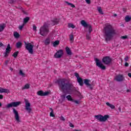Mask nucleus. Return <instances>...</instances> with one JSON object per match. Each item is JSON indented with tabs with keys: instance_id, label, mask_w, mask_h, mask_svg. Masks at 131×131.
Instances as JSON below:
<instances>
[{
	"instance_id": "nucleus-1",
	"label": "nucleus",
	"mask_w": 131,
	"mask_h": 131,
	"mask_svg": "<svg viewBox=\"0 0 131 131\" xmlns=\"http://www.w3.org/2000/svg\"><path fill=\"white\" fill-rule=\"evenodd\" d=\"M59 89L63 93H72L73 92V84L70 83L67 79H59L57 81Z\"/></svg>"
},
{
	"instance_id": "nucleus-2",
	"label": "nucleus",
	"mask_w": 131,
	"mask_h": 131,
	"mask_svg": "<svg viewBox=\"0 0 131 131\" xmlns=\"http://www.w3.org/2000/svg\"><path fill=\"white\" fill-rule=\"evenodd\" d=\"M104 34L105 41H110L116 35V30L112 25L107 24L104 28Z\"/></svg>"
},
{
	"instance_id": "nucleus-3",
	"label": "nucleus",
	"mask_w": 131,
	"mask_h": 131,
	"mask_svg": "<svg viewBox=\"0 0 131 131\" xmlns=\"http://www.w3.org/2000/svg\"><path fill=\"white\" fill-rule=\"evenodd\" d=\"M50 25H51V23L50 21H47L45 22L43 26L40 27L39 29V33L40 35L42 36H47V34H49V32H50Z\"/></svg>"
},
{
	"instance_id": "nucleus-4",
	"label": "nucleus",
	"mask_w": 131,
	"mask_h": 131,
	"mask_svg": "<svg viewBox=\"0 0 131 131\" xmlns=\"http://www.w3.org/2000/svg\"><path fill=\"white\" fill-rule=\"evenodd\" d=\"M95 117L98 121L100 122H105L107 121L108 118H109V115H105L104 116H102V115H95Z\"/></svg>"
},
{
	"instance_id": "nucleus-5",
	"label": "nucleus",
	"mask_w": 131,
	"mask_h": 131,
	"mask_svg": "<svg viewBox=\"0 0 131 131\" xmlns=\"http://www.w3.org/2000/svg\"><path fill=\"white\" fill-rule=\"evenodd\" d=\"M25 48L28 51L30 54H33V48L34 45H32L31 43H27L25 41Z\"/></svg>"
},
{
	"instance_id": "nucleus-6",
	"label": "nucleus",
	"mask_w": 131,
	"mask_h": 131,
	"mask_svg": "<svg viewBox=\"0 0 131 131\" xmlns=\"http://www.w3.org/2000/svg\"><path fill=\"white\" fill-rule=\"evenodd\" d=\"M94 60L96 63V66H97V67H99V68H100V69H102V70H106V67H105V66H104V64H103L102 62H100L99 59L95 58Z\"/></svg>"
},
{
	"instance_id": "nucleus-7",
	"label": "nucleus",
	"mask_w": 131,
	"mask_h": 131,
	"mask_svg": "<svg viewBox=\"0 0 131 131\" xmlns=\"http://www.w3.org/2000/svg\"><path fill=\"white\" fill-rule=\"evenodd\" d=\"M25 102L26 104L25 109L26 111H27L28 113H31V111H32V109L31 108V105L30 104V103H29V102H28V100L26 99L25 100Z\"/></svg>"
},
{
	"instance_id": "nucleus-8",
	"label": "nucleus",
	"mask_w": 131,
	"mask_h": 131,
	"mask_svg": "<svg viewBox=\"0 0 131 131\" xmlns=\"http://www.w3.org/2000/svg\"><path fill=\"white\" fill-rule=\"evenodd\" d=\"M13 113L15 115V120L18 122V123L19 122H21V121L20 120V116H19V113H18V111L16 110L15 108H12Z\"/></svg>"
},
{
	"instance_id": "nucleus-9",
	"label": "nucleus",
	"mask_w": 131,
	"mask_h": 131,
	"mask_svg": "<svg viewBox=\"0 0 131 131\" xmlns=\"http://www.w3.org/2000/svg\"><path fill=\"white\" fill-rule=\"evenodd\" d=\"M112 61V59H111V58H110V57L109 56H105L102 58L103 63H104V64H105L106 65L110 64Z\"/></svg>"
},
{
	"instance_id": "nucleus-10",
	"label": "nucleus",
	"mask_w": 131,
	"mask_h": 131,
	"mask_svg": "<svg viewBox=\"0 0 131 131\" xmlns=\"http://www.w3.org/2000/svg\"><path fill=\"white\" fill-rule=\"evenodd\" d=\"M11 51H12V48H11L10 44H8L7 47L6 49L5 52L4 53L5 58H7L9 56V54L11 53Z\"/></svg>"
},
{
	"instance_id": "nucleus-11",
	"label": "nucleus",
	"mask_w": 131,
	"mask_h": 131,
	"mask_svg": "<svg viewBox=\"0 0 131 131\" xmlns=\"http://www.w3.org/2000/svg\"><path fill=\"white\" fill-rule=\"evenodd\" d=\"M63 56V50H58L54 55V57L56 59H60Z\"/></svg>"
},
{
	"instance_id": "nucleus-12",
	"label": "nucleus",
	"mask_w": 131,
	"mask_h": 131,
	"mask_svg": "<svg viewBox=\"0 0 131 131\" xmlns=\"http://www.w3.org/2000/svg\"><path fill=\"white\" fill-rule=\"evenodd\" d=\"M37 94L38 96H40L41 97H45L46 96L49 95V94H50V92L47 91V92H43V91L41 90V91H38Z\"/></svg>"
},
{
	"instance_id": "nucleus-13",
	"label": "nucleus",
	"mask_w": 131,
	"mask_h": 131,
	"mask_svg": "<svg viewBox=\"0 0 131 131\" xmlns=\"http://www.w3.org/2000/svg\"><path fill=\"white\" fill-rule=\"evenodd\" d=\"M124 78L122 75H118L115 77V79L116 80V81L120 82L123 81Z\"/></svg>"
},
{
	"instance_id": "nucleus-14",
	"label": "nucleus",
	"mask_w": 131,
	"mask_h": 131,
	"mask_svg": "<svg viewBox=\"0 0 131 131\" xmlns=\"http://www.w3.org/2000/svg\"><path fill=\"white\" fill-rule=\"evenodd\" d=\"M51 22L52 24L50 23V25H52V26H53V25H57V24H59L60 19H59V18H55L51 20Z\"/></svg>"
},
{
	"instance_id": "nucleus-15",
	"label": "nucleus",
	"mask_w": 131,
	"mask_h": 131,
	"mask_svg": "<svg viewBox=\"0 0 131 131\" xmlns=\"http://www.w3.org/2000/svg\"><path fill=\"white\" fill-rule=\"evenodd\" d=\"M66 52H67V54L69 56H71L72 55V52H71V50H70V48H69V47H66Z\"/></svg>"
},
{
	"instance_id": "nucleus-16",
	"label": "nucleus",
	"mask_w": 131,
	"mask_h": 131,
	"mask_svg": "<svg viewBox=\"0 0 131 131\" xmlns=\"http://www.w3.org/2000/svg\"><path fill=\"white\" fill-rule=\"evenodd\" d=\"M20 104H21V102L20 101L11 102L12 107H18Z\"/></svg>"
},
{
	"instance_id": "nucleus-17",
	"label": "nucleus",
	"mask_w": 131,
	"mask_h": 131,
	"mask_svg": "<svg viewBox=\"0 0 131 131\" xmlns=\"http://www.w3.org/2000/svg\"><path fill=\"white\" fill-rule=\"evenodd\" d=\"M0 93H6L8 94L10 93V90H9V89H3L2 88H0Z\"/></svg>"
},
{
	"instance_id": "nucleus-18",
	"label": "nucleus",
	"mask_w": 131,
	"mask_h": 131,
	"mask_svg": "<svg viewBox=\"0 0 131 131\" xmlns=\"http://www.w3.org/2000/svg\"><path fill=\"white\" fill-rule=\"evenodd\" d=\"M91 80L88 79H85L84 80V83L85 84V85L87 86V88H89V85H91Z\"/></svg>"
},
{
	"instance_id": "nucleus-19",
	"label": "nucleus",
	"mask_w": 131,
	"mask_h": 131,
	"mask_svg": "<svg viewBox=\"0 0 131 131\" xmlns=\"http://www.w3.org/2000/svg\"><path fill=\"white\" fill-rule=\"evenodd\" d=\"M81 24L84 27H88V26L90 25L88 24L86 22H85V20H81Z\"/></svg>"
},
{
	"instance_id": "nucleus-20",
	"label": "nucleus",
	"mask_w": 131,
	"mask_h": 131,
	"mask_svg": "<svg viewBox=\"0 0 131 131\" xmlns=\"http://www.w3.org/2000/svg\"><path fill=\"white\" fill-rule=\"evenodd\" d=\"M77 81L79 85H81V86H82V85H83V81L82 80V78H79V79H77Z\"/></svg>"
},
{
	"instance_id": "nucleus-21",
	"label": "nucleus",
	"mask_w": 131,
	"mask_h": 131,
	"mask_svg": "<svg viewBox=\"0 0 131 131\" xmlns=\"http://www.w3.org/2000/svg\"><path fill=\"white\" fill-rule=\"evenodd\" d=\"M19 75L21 76V77H26V74L24 73L21 70H19Z\"/></svg>"
},
{
	"instance_id": "nucleus-22",
	"label": "nucleus",
	"mask_w": 131,
	"mask_h": 131,
	"mask_svg": "<svg viewBox=\"0 0 131 131\" xmlns=\"http://www.w3.org/2000/svg\"><path fill=\"white\" fill-rule=\"evenodd\" d=\"M50 43H51V38H47L45 41V44L46 46H48V45H50Z\"/></svg>"
},
{
	"instance_id": "nucleus-23",
	"label": "nucleus",
	"mask_w": 131,
	"mask_h": 131,
	"mask_svg": "<svg viewBox=\"0 0 131 131\" xmlns=\"http://www.w3.org/2000/svg\"><path fill=\"white\" fill-rule=\"evenodd\" d=\"M5 27H6V24H2L0 25V32H2V31H4V29H5Z\"/></svg>"
},
{
	"instance_id": "nucleus-24",
	"label": "nucleus",
	"mask_w": 131,
	"mask_h": 131,
	"mask_svg": "<svg viewBox=\"0 0 131 131\" xmlns=\"http://www.w3.org/2000/svg\"><path fill=\"white\" fill-rule=\"evenodd\" d=\"M13 35L15 38H19L20 37V34L18 33V32H14Z\"/></svg>"
},
{
	"instance_id": "nucleus-25",
	"label": "nucleus",
	"mask_w": 131,
	"mask_h": 131,
	"mask_svg": "<svg viewBox=\"0 0 131 131\" xmlns=\"http://www.w3.org/2000/svg\"><path fill=\"white\" fill-rule=\"evenodd\" d=\"M106 105L108 106V107H110L111 108V109H115V106H114L113 104H110L109 102H106Z\"/></svg>"
},
{
	"instance_id": "nucleus-26",
	"label": "nucleus",
	"mask_w": 131,
	"mask_h": 131,
	"mask_svg": "<svg viewBox=\"0 0 131 131\" xmlns=\"http://www.w3.org/2000/svg\"><path fill=\"white\" fill-rule=\"evenodd\" d=\"M16 47L17 49H20L22 47V42L18 41L16 43Z\"/></svg>"
},
{
	"instance_id": "nucleus-27",
	"label": "nucleus",
	"mask_w": 131,
	"mask_h": 131,
	"mask_svg": "<svg viewBox=\"0 0 131 131\" xmlns=\"http://www.w3.org/2000/svg\"><path fill=\"white\" fill-rule=\"evenodd\" d=\"M64 3L66 4H67V5H68V6H70L72 8H75V5H74V4L69 3L67 1H65Z\"/></svg>"
},
{
	"instance_id": "nucleus-28",
	"label": "nucleus",
	"mask_w": 131,
	"mask_h": 131,
	"mask_svg": "<svg viewBox=\"0 0 131 131\" xmlns=\"http://www.w3.org/2000/svg\"><path fill=\"white\" fill-rule=\"evenodd\" d=\"M29 20H30V18L29 17H26V18H25L24 19V24H26V23H27L28 22V21H29Z\"/></svg>"
},
{
	"instance_id": "nucleus-29",
	"label": "nucleus",
	"mask_w": 131,
	"mask_h": 131,
	"mask_svg": "<svg viewBox=\"0 0 131 131\" xmlns=\"http://www.w3.org/2000/svg\"><path fill=\"white\" fill-rule=\"evenodd\" d=\"M131 20V17L128 16V15H127L125 16V22H129V21H130Z\"/></svg>"
},
{
	"instance_id": "nucleus-30",
	"label": "nucleus",
	"mask_w": 131,
	"mask_h": 131,
	"mask_svg": "<svg viewBox=\"0 0 131 131\" xmlns=\"http://www.w3.org/2000/svg\"><path fill=\"white\" fill-rule=\"evenodd\" d=\"M94 81H92V82L91 83H90V85L89 86V89H90V90H93V88H94V86H95V84L94 83Z\"/></svg>"
},
{
	"instance_id": "nucleus-31",
	"label": "nucleus",
	"mask_w": 131,
	"mask_h": 131,
	"mask_svg": "<svg viewBox=\"0 0 131 131\" xmlns=\"http://www.w3.org/2000/svg\"><path fill=\"white\" fill-rule=\"evenodd\" d=\"M98 11L100 14H101V15H104V13H103V10H102V7H98Z\"/></svg>"
},
{
	"instance_id": "nucleus-32",
	"label": "nucleus",
	"mask_w": 131,
	"mask_h": 131,
	"mask_svg": "<svg viewBox=\"0 0 131 131\" xmlns=\"http://www.w3.org/2000/svg\"><path fill=\"white\" fill-rule=\"evenodd\" d=\"M30 88L29 84H26L25 85V86L22 88V90H28Z\"/></svg>"
},
{
	"instance_id": "nucleus-33",
	"label": "nucleus",
	"mask_w": 131,
	"mask_h": 131,
	"mask_svg": "<svg viewBox=\"0 0 131 131\" xmlns=\"http://www.w3.org/2000/svg\"><path fill=\"white\" fill-rule=\"evenodd\" d=\"M67 99H68V101H72L73 102V101H74V99H72V97H71V95H68L66 97Z\"/></svg>"
},
{
	"instance_id": "nucleus-34",
	"label": "nucleus",
	"mask_w": 131,
	"mask_h": 131,
	"mask_svg": "<svg viewBox=\"0 0 131 131\" xmlns=\"http://www.w3.org/2000/svg\"><path fill=\"white\" fill-rule=\"evenodd\" d=\"M19 54V51H16L13 53L12 55V56L14 57V58H17L18 57V55Z\"/></svg>"
},
{
	"instance_id": "nucleus-35",
	"label": "nucleus",
	"mask_w": 131,
	"mask_h": 131,
	"mask_svg": "<svg viewBox=\"0 0 131 131\" xmlns=\"http://www.w3.org/2000/svg\"><path fill=\"white\" fill-rule=\"evenodd\" d=\"M68 26L69 28H73V29L75 28V26H74L73 24H68Z\"/></svg>"
},
{
	"instance_id": "nucleus-36",
	"label": "nucleus",
	"mask_w": 131,
	"mask_h": 131,
	"mask_svg": "<svg viewBox=\"0 0 131 131\" xmlns=\"http://www.w3.org/2000/svg\"><path fill=\"white\" fill-rule=\"evenodd\" d=\"M88 27H89V33H91V32L93 31V28H92V25H89Z\"/></svg>"
},
{
	"instance_id": "nucleus-37",
	"label": "nucleus",
	"mask_w": 131,
	"mask_h": 131,
	"mask_svg": "<svg viewBox=\"0 0 131 131\" xmlns=\"http://www.w3.org/2000/svg\"><path fill=\"white\" fill-rule=\"evenodd\" d=\"M59 43H60V41L56 40L53 42V46L54 47H56V46H58Z\"/></svg>"
},
{
	"instance_id": "nucleus-38",
	"label": "nucleus",
	"mask_w": 131,
	"mask_h": 131,
	"mask_svg": "<svg viewBox=\"0 0 131 131\" xmlns=\"http://www.w3.org/2000/svg\"><path fill=\"white\" fill-rule=\"evenodd\" d=\"M70 39L71 41H73V40H74V37L73 36V34L70 35Z\"/></svg>"
},
{
	"instance_id": "nucleus-39",
	"label": "nucleus",
	"mask_w": 131,
	"mask_h": 131,
	"mask_svg": "<svg viewBox=\"0 0 131 131\" xmlns=\"http://www.w3.org/2000/svg\"><path fill=\"white\" fill-rule=\"evenodd\" d=\"M12 107H13V106H12L11 103H9L8 104H7L6 105V108H7V109H9V108H12Z\"/></svg>"
},
{
	"instance_id": "nucleus-40",
	"label": "nucleus",
	"mask_w": 131,
	"mask_h": 131,
	"mask_svg": "<svg viewBox=\"0 0 131 131\" xmlns=\"http://www.w3.org/2000/svg\"><path fill=\"white\" fill-rule=\"evenodd\" d=\"M86 39H88V40L91 39V34H87L86 35Z\"/></svg>"
},
{
	"instance_id": "nucleus-41",
	"label": "nucleus",
	"mask_w": 131,
	"mask_h": 131,
	"mask_svg": "<svg viewBox=\"0 0 131 131\" xmlns=\"http://www.w3.org/2000/svg\"><path fill=\"white\" fill-rule=\"evenodd\" d=\"M25 25L24 24H23L22 25L19 26V27H18L19 30H22V29H23V27H24V26H25Z\"/></svg>"
},
{
	"instance_id": "nucleus-42",
	"label": "nucleus",
	"mask_w": 131,
	"mask_h": 131,
	"mask_svg": "<svg viewBox=\"0 0 131 131\" xmlns=\"http://www.w3.org/2000/svg\"><path fill=\"white\" fill-rule=\"evenodd\" d=\"M75 76H76V77H77V79L80 78V77H79V74L77 73H75Z\"/></svg>"
},
{
	"instance_id": "nucleus-43",
	"label": "nucleus",
	"mask_w": 131,
	"mask_h": 131,
	"mask_svg": "<svg viewBox=\"0 0 131 131\" xmlns=\"http://www.w3.org/2000/svg\"><path fill=\"white\" fill-rule=\"evenodd\" d=\"M50 116L51 117H55V115L54 114V112H51L50 114Z\"/></svg>"
},
{
	"instance_id": "nucleus-44",
	"label": "nucleus",
	"mask_w": 131,
	"mask_h": 131,
	"mask_svg": "<svg viewBox=\"0 0 131 131\" xmlns=\"http://www.w3.org/2000/svg\"><path fill=\"white\" fill-rule=\"evenodd\" d=\"M61 97L62 98V100H65V99L66 98V95H61Z\"/></svg>"
},
{
	"instance_id": "nucleus-45",
	"label": "nucleus",
	"mask_w": 131,
	"mask_h": 131,
	"mask_svg": "<svg viewBox=\"0 0 131 131\" xmlns=\"http://www.w3.org/2000/svg\"><path fill=\"white\" fill-rule=\"evenodd\" d=\"M122 39H126L127 38V36H122L121 37Z\"/></svg>"
},
{
	"instance_id": "nucleus-46",
	"label": "nucleus",
	"mask_w": 131,
	"mask_h": 131,
	"mask_svg": "<svg viewBox=\"0 0 131 131\" xmlns=\"http://www.w3.org/2000/svg\"><path fill=\"white\" fill-rule=\"evenodd\" d=\"M14 3H16L15 0H10L9 1V4H14Z\"/></svg>"
},
{
	"instance_id": "nucleus-47",
	"label": "nucleus",
	"mask_w": 131,
	"mask_h": 131,
	"mask_svg": "<svg viewBox=\"0 0 131 131\" xmlns=\"http://www.w3.org/2000/svg\"><path fill=\"white\" fill-rule=\"evenodd\" d=\"M33 30H34V31H36V26H35V25H34L33 26Z\"/></svg>"
},
{
	"instance_id": "nucleus-48",
	"label": "nucleus",
	"mask_w": 131,
	"mask_h": 131,
	"mask_svg": "<svg viewBox=\"0 0 131 131\" xmlns=\"http://www.w3.org/2000/svg\"><path fill=\"white\" fill-rule=\"evenodd\" d=\"M73 102H74V103H75V104H80L79 101H78V100H74V101H73Z\"/></svg>"
},
{
	"instance_id": "nucleus-49",
	"label": "nucleus",
	"mask_w": 131,
	"mask_h": 131,
	"mask_svg": "<svg viewBox=\"0 0 131 131\" xmlns=\"http://www.w3.org/2000/svg\"><path fill=\"white\" fill-rule=\"evenodd\" d=\"M60 120H61L62 121H65V118H64V117H63V116H61V117L60 118Z\"/></svg>"
},
{
	"instance_id": "nucleus-50",
	"label": "nucleus",
	"mask_w": 131,
	"mask_h": 131,
	"mask_svg": "<svg viewBox=\"0 0 131 131\" xmlns=\"http://www.w3.org/2000/svg\"><path fill=\"white\" fill-rule=\"evenodd\" d=\"M69 125L70 126V127H74V125L73 124H72V123L70 122Z\"/></svg>"
},
{
	"instance_id": "nucleus-51",
	"label": "nucleus",
	"mask_w": 131,
	"mask_h": 131,
	"mask_svg": "<svg viewBox=\"0 0 131 131\" xmlns=\"http://www.w3.org/2000/svg\"><path fill=\"white\" fill-rule=\"evenodd\" d=\"M86 4H88V5H90L91 4V0H85Z\"/></svg>"
},
{
	"instance_id": "nucleus-52",
	"label": "nucleus",
	"mask_w": 131,
	"mask_h": 131,
	"mask_svg": "<svg viewBox=\"0 0 131 131\" xmlns=\"http://www.w3.org/2000/svg\"><path fill=\"white\" fill-rule=\"evenodd\" d=\"M125 61L126 62L128 60V56H126L124 58Z\"/></svg>"
},
{
	"instance_id": "nucleus-53",
	"label": "nucleus",
	"mask_w": 131,
	"mask_h": 131,
	"mask_svg": "<svg viewBox=\"0 0 131 131\" xmlns=\"http://www.w3.org/2000/svg\"><path fill=\"white\" fill-rule=\"evenodd\" d=\"M9 63V60H6L5 62V65H8Z\"/></svg>"
},
{
	"instance_id": "nucleus-54",
	"label": "nucleus",
	"mask_w": 131,
	"mask_h": 131,
	"mask_svg": "<svg viewBox=\"0 0 131 131\" xmlns=\"http://www.w3.org/2000/svg\"><path fill=\"white\" fill-rule=\"evenodd\" d=\"M125 67H128V63L125 62Z\"/></svg>"
},
{
	"instance_id": "nucleus-55",
	"label": "nucleus",
	"mask_w": 131,
	"mask_h": 131,
	"mask_svg": "<svg viewBox=\"0 0 131 131\" xmlns=\"http://www.w3.org/2000/svg\"><path fill=\"white\" fill-rule=\"evenodd\" d=\"M4 47V44L2 43V42H0V47Z\"/></svg>"
},
{
	"instance_id": "nucleus-56",
	"label": "nucleus",
	"mask_w": 131,
	"mask_h": 131,
	"mask_svg": "<svg viewBox=\"0 0 131 131\" xmlns=\"http://www.w3.org/2000/svg\"><path fill=\"white\" fill-rule=\"evenodd\" d=\"M0 99H4V96H3V95H0Z\"/></svg>"
},
{
	"instance_id": "nucleus-57",
	"label": "nucleus",
	"mask_w": 131,
	"mask_h": 131,
	"mask_svg": "<svg viewBox=\"0 0 131 131\" xmlns=\"http://www.w3.org/2000/svg\"><path fill=\"white\" fill-rule=\"evenodd\" d=\"M126 92L127 93H130V90H129V89L127 90Z\"/></svg>"
},
{
	"instance_id": "nucleus-58",
	"label": "nucleus",
	"mask_w": 131,
	"mask_h": 131,
	"mask_svg": "<svg viewBox=\"0 0 131 131\" xmlns=\"http://www.w3.org/2000/svg\"><path fill=\"white\" fill-rule=\"evenodd\" d=\"M49 109H50V110L51 111V112H54V110H53V108L52 107H50Z\"/></svg>"
},
{
	"instance_id": "nucleus-59",
	"label": "nucleus",
	"mask_w": 131,
	"mask_h": 131,
	"mask_svg": "<svg viewBox=\"0 0 131 131\" xmlns=\"http://www.w3.org/2000/svg\"><path fill=\"white\" fill-rule=\"evenodd\" d=\"M10 70H11V71H13V70H14V69L12 68H10Z\"/></svg>"
},
{
	"instance_id": "nucleus-60",
	"label": "nucleus",
	"mask_w": 131,
	"mask_h": 131,
	"mask_svg": "<svg viewBox=\"0 0 131 131\" xmlns=\"http://www.w3.org/2000/svg\"><path fill=\"white\" fill-rule=\"evenodd\" d=\"M116 16H117V14H114V17H116Z\"/></svg>"
},
{
	"instance_id": "nucleus-61",
	"label": "nucleus",
	"mask_w": 131,
	"mask_h": 131,
	"mask_svg": "<svg viewBox=\"0 0 131 131\" xmlns=\"http://www.w3.org/2000/svg\"><path fill=\"white\" fill-rule=\"evenodd\" d=\"M0 107H2V103L0 102Z\"/></svg>"
},
{
	"instance_id": "nucleus-62",
	"label": "nucleus",
	"mask_w": 131,
	"mask_h": 131,
	"mask_svg": "<svg viewBox=\"0 0 131 131\" xmlns=\"http://www.w3.org/2000/svg\"><path fill=\"white\" fill-rule=\"evenodd\" d=\"M129 126H131V122L129 123Z\"/></svg>"
}]
</instances>
